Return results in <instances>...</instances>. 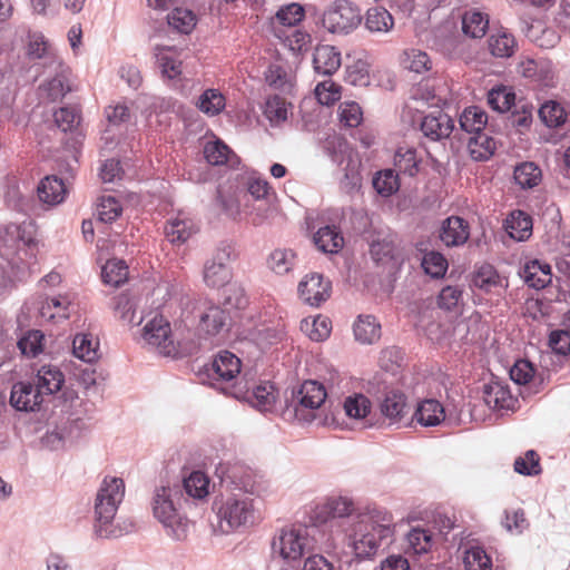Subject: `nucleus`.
Masks as SVG:
<instances>
[{
    "label": "nucleus",
    "mask_w": 570,
    "mask_h": 570,
    "mask_svg": "<svg viewBox=\"0 0 570 570\" xmlns=\"http://www.w3.org/2000/svg\"><path fill=\"white\" fill-rule=\"evenodd\" d=\"M209 479L200 470L191 471L181 483L161 485L153 497L154 517L163 524L168 537L184 541L189 531L190 521L183 512V503L189 498L204 499L208 494Z\"/></svg>",
    "instance_id": "1"
},
{
    "label": "nucleus",
    "mask_w": 570,
    "mask_h": 570,
    "mask_svg": "<svg viewBox=\"0 0 570 570\" xmlns=\"http://www.w3.org/2000/svg\"><path fill=\"white\" fill-rule=\"evenodd\" d=\"M393 537L392 514L377 507L368 508L351 537L355 559L357 561L373 559L380 547H387L393 542Z\"/></svg>",
    "instance_id": "2"
},
{
    "label": "nucleus",
    "mask_w": 570,
    "mask_h": 570,
    "mask_svg": "<svg viewBox=\"0 0 570 570\" xmlns=\"http://www.w3.org/2000/svg\"><path fill=\"white\" fill-rule=\"evenodd\" d=\"M327 397L323 383L316 380H306L297 387H293L289 396L285 392V404L282 409V417L285 421H299L312 423L315 420V411L318 410Z\"/></svg>",
    "instance_id": "3"
},
{
    "label": "nucleus",
    "mask_w": 570,
    "mask_h": 570,
    "mask_svg": "<svg viewBox=\"0 0 570 570\" xmlns=\"http://www.w3.org/2000/svg\"><path fill=\"white\" fill-rule=\"evenodd\" d=\"M215 475L233 495L259 497L266 490L263 475L242 462H219Z\"/></svg>",
    "instance_id": "4"
},
{
    "label": "nucleus",
    "mask_w": 570,
    "mask_h": 570,
    "mask_svg": "<svg viewBox=\"0 0 570 570\" xmlns=\"http://www.w3.org/2000/svg\"><path fill=\"white\" fill-rule=\"evenodd\" d=\"M125 497V482L121 478L106 476L95 499V534L99 538H109L112 531L108 527L112 523L118 507Z\"/></svg>",
    "instance_id": "5"
},
{
    "label": "nucleus",
    "mask_w": 570,
    "mask_h": 570,
    "mask_svg": "<svg viewBox=\"0 0 570 570\" xmlns=\"http://www.w3.org/2000/svg\"><path fill=\"white\" fill-rule=\"evenodd\" d=\"M308 541L306 528H283L271 542L272 554H277L287 562L299 560L308 549Z\"/></svg>",
    "instance_id": "6"
},
{
    "label": "nucleus",
    "mask_w": 570,
    "mask_h": 570,
    "mask_svg": "<svg viewBox=\"0 0 570 570\" xmlns=\"http://www.w3.org/2000/svg\"><path fill=\"white\" fill-rule=\"evenodd\" d=\"M370 255L374 264L381 267L390 282H395L404 264V256L397 248L392 235L373 238L370 242Z\"/></svg>",
    "instance_id": "7"
},
{
    "label": "nucleus",
    "mask_w": 570,
    "mask_h": 570,
    "mask_svg": "<svg viewBox=\"0 0 570 570\" xmlns=\"http://www.w3.org/2000/svg\"><path fill=\"white\" fill-rule=\"evenodd\" d=\"M361 22V12L350 0H335L324 11L322 23L332 33H348Z\"/></svg>",
    "instance_id": "8"
},
{
    "label": "nucleus",
    "mask_w": 570,
    "mask_h": 570,
    "mask_svg": "<svg viewBox=\"0 0 570 570\" xmlns=\"http://www.w3.org/2000/svg\"><path fill=\"white\" fill-rule=\"evenodd\" d=\"M232 252V246L223 243L215 256L205 263L203 278L208 287L222 288L230 283L232 271L227 262L230 259Z\"/></svg>",
    "instance_id": "9"
},
{
    "label": "nucleus",
    "mask_w": 570,
    "mask_h": 570,
    "mask_svg": "<svg viewBox=\"0 0 570 570\" xmlns=\"http://www.w3.org/2000/svg\"><path fill=\"white\" fill-rule=\"evenodd\" d=\"M482 397L494 412L503 414V412L517 410L518 399L512 395L509 384L493 374L482 386Z\"/></svg>",
    "instance_id": "10"
},
{
    "label": "nucleus",
    "mask_w": 570,
    "mask_h": 570,
    "mask_svg": "<svg viewBox=\"0 0 570 570\" xmlns=\"http://www.w3.org/2000/svg\"><path fill=\"white\" fill-rule=\"evenodd\" d=\"M204 311L199 315V330L208 336L228 333L236 320L230 311H226L220 304L212 301L204 303Z\"/></svg>",
    "instance_id": "11"
},
{
    "label": "nucleus",
    "mask_w": 570,
    "mask_h": 570,
    "mask_svg": "<svg viewBox=\"0 0 570 570\" xmlns=\"http://www.w3.org/2000/svg\"><path fill=\"white\" fill-rule=\"evenodd\" d=\"M218 514L232 529L252 525L254 523L253 498L230 494Z\"/></svg>",
    "instance_id": "12"
},
{
    "label": "nucleus",
    "mask_w": 570,
    "mask_h": 570,
    "mask_svg": "<svg viewBox=\"0 0 570 570\" xmlns=\"http://www.w3.org/2000/svg\"><path fill=\"white\" fill-rule=\"evenodd\" d=\"M142 338L147 344L158 347L164 355L177 353L170 323L161 314H156L145 324L142 327Z\"/></svg>",
    "instance_id": "13"
},
{
    "label": "nucleus",
    "mask_w": 570,
    "mask_h": 570,
    "mask_svg": "<svg viewBox=\"0 0 570 570\" xmlns=\"http://www.w3.org/2000/svg\"><path fill=\"white\" fill-rule=\"evenodd\" d=\"M276 387L273 383L257 384L253 387L235 384L230 395L238 401L247 402L261 412L272 411L276 402Z\"/></svg>",
    "instance_id": "14"
},
{
    "label": "nucleus",
    "mask_w": 570,
    "mask_h": 570,
    "mask_svg": "<svg viewBox=\"0 0 570 570\" xmlns=\"http://www.w3.org/2000/svg\"><path fill=\"white\" fill-rule=\"evenodd\" d=\"M43 395L37 385L30 381H18L12 384L9 403L18 412H39Z\"/></svg>",
    "instance_id": "15"
},
{
    "label": "nucleus",
    "mask_w": 570,
    "mask_h": 570,
    "mask_svg": "<svg viewBox=\"0 0 570 570\" xmlns=\"http://www.w3.org/2000/svg\"><path fill=\"white\" fill-rule=\"evenodd\" d=\"M242 370L240 358L228 350L219 351L212 362L204 366L206 376L214 381H233Z\"/></svg>",
    "instance_id": "16"
},
{
    "label": "nucleus",
    "mask_w": 570,
    "mask_h": 570,
    "mask_svg": "<svg viewBox=\"0 0 570 570\" xmlns=\"http://www.w3.org/2000/svg\"><path fill=\"white\" fill-rule=\"evenodd\" d=\"M419 174V159L414 148L399 147L393 157V167L376 170L372 178H413Z\"/></svg>",
    "instance_id": "17"
},
{
    "label": "nucleus",
    "mask_w": 570,
    "mask_h": 570,
    "mask_svg": "<svg viewBox=\"0 0 570 570\" xmlns=\"http://www.w3.org/2000/svg\"><path fill=\"white\" fill-rule=\"evenodd\" d=\"M332 291V283L325 279L323 274H307L297 286L299 297L309 306L318 307L325 302Z\"/></svg>",
    "instance_id": "18"
},
{
    "label": "nucleus",
    "mask_w": 570,
    "mask_h": 570,
    "mask_svg": "<svg viewBox=\"0 0 570 570\" xmlns=\"http://www.w3.org/2000/svg\"><path fill=\"white\" fill-rule=\"evenodd\" d=\"M471 237V226L468 219L459 215L445 217L439 228V239L446 247H461Z\"/></svg>",
    "instance_id": "19"
},
{
    "label": "nucleus",
    "mask_w": 570,
    "mask_h": 570,
    "mask_svg": "<svg viewBox=\"0 0 570 570\" xmlns=\"http://www.w3.org/2000/svg\"><path fill=\"white\" fill-rule=\"evenodd\" d=\"M420 128L424 137L432 141H440L450 137L454 129V121L442 110H436L422 118Z\"/></svg>",
    "instance_id": "20"
},
{
    "label": "nucleus",
    "mask_w": 570,
    "mask_h": 570,
    "mask_svg": "<svg viewBox=\"0 0 570 570\" xmlns=\"http://www.w3.org/2000/svg\"><path fill=\"white\" fill-rule=\"evenodd\" d=\"M313 243L321 253L334 255L344 247L345 239L337 225L326 224L313 233Z\"/></svg>",
    "instance_id": "21"
},
{
    "label": "nucleus",
    "mask_w": 570,
    "mask_h": 570,
    "mask_svg": "<svg viewBox=\"0 0 570 570\" xmlns=\"http://www.w3.org/2000/svg\"><path fill=\"white\" fill-rule=\"evenodd\" d=\"M204 157L213 166H226L233 170L240 166V158L220 139L205 144Z\"/></svg>",
    "instance_id": "22"
},
{
    "label": "nucleus",
    "mask_w": 570,
    "mask_h": 570,
    "mask_svg": "<svg viewBox=\"0 0 570 570\" xmlns=\"http://www.w3.org/2000/svg\"><path fill=\"white\" fill-rule=\"evenodd\" d=\"M220 305L230 311L235 320L242 317V313L249 305V296L244 286L238 282H230L223 287Z\"/></svg>",
    "instance_id": "23"
},
{
    "label": "nucleus",
    "mask_w": 570,
    "mask_h": 570,
    "mask_svg": "<svg viewBox=\"0 0 570 570\" xmlns=\"http://www.w3.org/2000/svg\"><path fill=\"white\" fill-rule=\"evenodd\" d=\"M70 180H39L36 193L39 202L47 208L56 207L66 200Z\"/></svg>",
    "instance_id": "24"
},
{
    "label": "nucleus",
    "mask_w": 570,
    "mask_h": 570,
    "mask_svg": "<svg viewBox=\"0 0 570 570\" xmlns=\"http://www.w3.org/2000/svg\"><path fill=\"white\" fill-rule=\"evenodd\" d=\"M70 75L69 68L59 62L56 76L40 86L41 94L52 102L61 100L73 90Z\"/></svg>",
    "instance_id": "25"
},
{
    "label": "nucleus",
    "mask_w": 570,
    "mask_h": 570,
    "mask_svg": "<svg viewBox=\"0 0 570 570\" xmlns=\"http://www.w3.org/2000/svg\"><path fill=\"white\" fill-rule=\"evenodd\" d=\"M381 414L391 424L399 423L407 413V397L400 390L387 391L380 402Z\"/></svg>",
    "instance_id": "26"
},
{
    "label": "nucleus",
    "mask_w": 570,
    "mask_h": 570,
    "mask_svg": "<svg viewBox=\"0 0 570 570\" xmlns=\"http://www.w3.org/2000/svg\"><path fill=\"white\" fill-rule=\"evenodd\" d=\"M342 65L341 52L333 46L320 45L313 55V66L317 75L332 76Z\"/></svg>",
    "instance_id": "27"
},
{
    "label": "nucleus",
    "mask_w": 570,
    "mask_h": 570,
    "mask_svg": "<svg viewBox=\"0 0 570 570\" xmlns=\"http://www.w3.org/2000/svg\"><path fill=\"white\" fill-rule=\"evenodd\" d=\"M215 202L226 216L236 218L239 215L238 186L234 184V180H224L218 184Z\"/></svg>",
    "instance_id": "28"
},
{
    "label": "nucleus",
    "mask_w": 570,
    "mask_h": 570,
    "mask_svg": "<svg viewBox=\"0 0 570 570\" xmlns=\"http://www.w3.org/2000/svg\"><path fill=\"white\" fill-rule=\"evenodd\" d=\"M353 333L358 343L374 344L382 335L381 323L372 314H360L353 324Z\"/></svg>",
    "instance_id": "29"
},
{
    "label": "nucleus",
    "mask_w": 570,
    "mask_h": 570,
    "mask_svg": "<svg viewBox=\"0 0 570 570\" xmlns=\"http://www.w3.org/2000/svg\"><path fill=\"white\" fill-rule=\"evenodd\" d=\"M445 417V411L441 402L435 399H425L417 403L412 419L422 426H436Z\"/></svg>",
    "instance_id": "30"
},
{
    "label": "nucleus",
    "mask_w": 570,
    "mask_h": 570,
    "mask_svg": "<svg viewBox=\"0 0 570 570\" xmlns=\"http://www.w3.org/2000/svg\"><path fill=\"white\" fill-rule=\"evenodd\" d=\"M36 385L41 394H55L61 390L65 383V374L61 370L52 364H45L37 370Z\"/></svg>",
    "instance_id": "31"
},
{
    "label": "nucleus",
    "mask_w": 570,
    "mask_h": 570,
    "mask_svg": "<svg viewBox=\"0 0 570 570\" xmlns=\"http://www.w3.org/2000/svg\"><path fill=\"white\" fill-rule=\"evenodd\" d=\"M504 228L509 237L517 242H525L532 235V217L522 210L512 212L505 219Z\"/></svg>",
    "instance_id": "32"
},
{
    "label": "nucleus",
    "mask_w": 570,
    "mask_h": 570,
    "mask_svg": "<svg viewBox=\"0 0 570 570\" xmlns=\"http://www.w3.org/2000/svg\"><path fill=\"white\" fill-rule=\"evenodd\" d=\"M72 354L80 361L92 364L100 357L99 342L94 343L90 333H79L72 341Z\"/></svg>",
    "instance_id": "33"
},
{
    "label": "nucleus",
    "mask_w": 570,
    "mask_h": 570,
    "mask_svg": "<svg viewBox=\"0 0 570 570\" xmlns=\"http://www.w3.org/2000/svg\"><path fill=\"white\" fill-rule=\"evenodd\" d=\"M489 28L488 14L478 9L466 10L462 16V31L465 36L479 39L482 38Z\"/></svg>",
    "instance_id": "34"
},
{
    "label": "nucleus",
    "mask_w": 570,
    "mask_h": 570,
    "mask_svg": "<svg viewBox=\"0 0 570 570\" xmlns=\"http://www.w3.org/2000/svg\"><path fill=\"white\" fill-rule=\"evenodd\" d=\"M468 149L472 159L484 161L494 154L497 141L485 131H482L470 137Z\"/></svg>",
    "instance_id": "35"
},
{
    "label": "nucleus",
    "mask_w": 570,
    "mask_h": 570,
    "mask_svg": "<svg viewBox=\"0 0 570 570\" xmlns=\"http://www.w3.org/2000/svg\"><path fill=\"white\" fill-rule=\"evenodd\" d=\"M394 19L384 7L376 6L367 10L365 27L372 33H386L392 30Z\"/></svg>",
    "instance_id": "36"
},
{
    "label": "nucleus",
    "mask_w": 570,
    "mask_h": 570,
    "mask_svg": "<svg viewBox=\"0 0 570 570\" xmlns=\"http://www.w3.org/2000/svg\"><path fill=\"white\" fill-rule=\"evenodd\" d=\"M488 125V115L479 106H470L460 116L461 129L468 134L475 135L484 131Z\"/></svg>",
    "instance_id": "37"
},
{
    "label": "nucleus",
    "mask_w": 570,
    "mask_h": 570,
    "mask_svg": "<svg viewBox=\"0 0 570 570\" xmlns=\"http://www.w3.org/2000/svg\"><path fill=\"white\" fill-rule=\"evenodd\" d=\"M128 265L124 259H108L101 268V281L106 285L120 287L127 282Z\"/></svg>",
    "instance_id": "38"
},
{
    "label": "nucleus",
    "mask_w": 570,
    "mask_h": 570,
    "mask_svg": "<svg viewBox=\"0 0 570 570\" xmlns=\"http://www.w3.org/2000/svg\"><path fill=\"white\" fill-rule=\"evenodd\" d=\"M421 266L426 275L440 279L445 276L449 263L441 252L432 249L423 254Z\"/></svg>",
    "instance_id": "39"
},
{
    "label": "nucleus",
    "mask_w": 570,
    "mask_h": 570,
    "mask_svg": "<svg viewBox=\"0 0 570 570\" xmlns=\"http://www.w3.org/2000/svg\"><path fill=\"white\" fill-rule=\"evenodd\" d=\"M304 16L303 6L296 2L288 3L277 10L275 17L272 19V24L275 30L278 26L293 28L303 20Z\"/></svg>",
    "instance_id": "40"
},
{
    "label": "nucleus",
    "mask_w": 570,
    "mask_h": 570,
    "mask_svg": "<svg viewBox=\"0 0 570 570\" xmlns=\"http://www.w3.org/2000/svg\"><path fill=\"white\" fill-rule=\"evenodd\" d=\"M4 202L9 208L16 212L28 213L33 202L32 193L24 195L20 190L18 180H12V183L7 185Z\"/></svg>",
    "instance_id": "41"
},
{
    "label": "nucleus",
    "mask_w": 570,
    "mask_h": 570,
    "mask_svg": "<svg viewBox=\"0 0 570 570\" xmlns=\"http://www.w3.org/2000/svg\"><path fill=\"white\" fill-rule=\"evenodd\" d=\"M343 409L350 419L362 420L371 413L372 403L363 393H354L345 397Z\"/></svg>",
    "instance_id": "42"
},
{
    "label": "nucleus",
    "mask_w": 570,
    "mask_h": 570,
    "mask_svg": "<svg viewBox=\"0 0 570 570\" xmlns=\"http://www.w3.org/2000/svg\"><path fill=\"white\" fill-rule=\"evenodd\" d=\"M226 106V99L218 89H206L198 98L197 107L207 116L219 115Z\"/></svg>",
    "instance_id": "43"
},
{
    "label": "nucleus",
    "mask_w": 570,
    "mask_h": 570,
    "mask_svg": "<svg viewBox=\"0 0 570 570\" xmlns=\"http://www.w3.org/2000/svg\"><path fill=\"white\" fill-rule=\"evenodd\" d=\"M464 566L466 570H503L499 566L493 567L492 558L480 546L471 547L466 551Z\"/></svg>",
    "instance_id": "44"
},
{
    "label": "nucleus",
    "mask_w": 570,
    "mask_h": 570,
    "mask_svg": "<svg viewBox=\"0 0 570 570\" xmlns=\"http://www.w3.org/2000/svg\"><path fill=\"white\" fill-rule=\"evenodd\" d=\"M472 282L479 289L489 293L500 285V275L493 265L484 263L474 271Z\"/></svg>",
    "instance_id": "45"
},
{
    "label": "nucleus",
    "mask_w": 570,
    "mask_h": 570,
    "mask_svg": "<svg viewBox=\"0 0 570 570\" xmlns=\"http://www.w3.org/2000/svg\"><path fill=\"white\" fill-rule=\"evenodd\" d=\"M53 119L61 131H72L80 125L81 109L76 105L60 107L53 112Z\"/></svg>",
    "instance_id": "46"
},
{
    "label": "nucleus",
    "mask_w": 570,
    "mask_h": 570,
    "mask_svg": "<svg viewBox=\"0 0 570 570\" xmlns=\"http://www.w3.org/2000/svg\"><path fill=\"white\" fill-rule=\"evenodd\" d=\"M288 106L291 105L281 96H271L265 101L264 116L272 126H278L287 120Z\"/></svg>",
    "instance_id": "47"
},
{
    "label": "nucleus",
    "mask_w": 570,
    "mask_h": 570,
    "mask_svg": "<svg viewBox=\"0 0 570 570\" xmlns=\"http://www.w3.org/2000/svg\"><path fill=\"white\" fill-rule=\"evenodd\" d=\"M515 102L514 91L505 86L493 88L488 94L490 107L501 114L509 111Z\"/></svg>",
    "instance_id": "48"
},
{
    "label": "nucleus",
    "mask_w": 570,
    "mask_h": 570,
    "mask_svg": "<svg viewBox=\"0 0 570 570\" xmlns=\"http://www.w3.org/2000/svg\"><path fill=\"white\" fill-rule=\"evenodd\" d=\"M345 80L350 85L365 87L370 83V63L364 58L354 59L346 65Z\"/></svg>",
    "instance_id": "49"
},
{
    "label": "nucleus",
    "mask_w": 570,
    "mask_h": 570,
    "mask_svg": "<svg viewBox=\"0 0 570 570\" xmlns=\"http://www.w3.org/2000/svg\"><path fill=\"white\" fill-rule=\"evenodd\" d=\"M122 214V206L114 196H101L96 206L97 219L105 224H112Z\"/></svg>",
    "instance_id": "50"
},
{
    "label": "nucleus",
    "mask_w": 570,
    "mask_h": 570,
    "mask_svg": "<svg viewBox=\"0 0 570 570\" xmlns=\"http://www.w3.org/2000/svg\"><path fill=\"white\" fill-rule=\"evenodd\" d=\"M43 340L41 331L30 330L18 340L17 346L22 355L36 357L43 351Z\"/></svg>",
    "instance_id": "51"
},
{
    "label": "nucleus",
    "mask_w": 570,
    "mask_h": 570,
    "mask_svg": "<svg viewBox=\"0 0 570 570\" xmlns=\"http://www.w3.org/2000/svg\"><path fill=\"white\" fill-rule=\"evenodd\" d=\"M548 346L551 348L552 354L561 358L570 356V332L564 328H557L550 332L548 337Z\"/></svg>",
    "instance_id": "52"
},
{
    "label": "nucleus",
    "mask_w": 570,
    "mask_h": 570,
    "mask_svg": "<svg viewBox=\"0 0 570 570\" xmlns=\"http://www.w3.org/2000/svg\"><path fill=\"white\" fill-rule=\"evenodd\" d=\"M265 79L268 86L285 94H289L294 87L292 76L278 65L269 66Z\"/></svg>",
    "instance_id": "53"
},
{
    "label": "nucleus",
    "mask_w": 570,
    "mask_h": 570,
    "mask_svg": "<svg viewBox=\"0 0 570 570\" xmlns=\"http://www.w3.org/2000/svg\"><path fill=\"white\" fill-rule=\"evenodd\" d=\"M275 35L283 40L284 45L293 52L306 51L311 43V36L299 29H293L288 33L286 31H275Z\"/></svg>",
    "instance_id": "54"
},
{
    "label": "nucleus",
    "mask_w": 570,
    "mask_h": 570,
    "mask_svg": "<svg viewBox=\"0 0 570 570\" xmlns=\"http://www.w3.org/2000/svg\"><path fill=\"white\" fill-rule=\"evenodd\" d=\"M489 48L494 57L509 58L514 53L515 39L511 33L500 32L491 36Z\"/></svg>",
    "instance_id": "55"
},
{
    "label": "nucleus",
    "mask_w": 570,
    "mask_h": 570,
    "mask_svg": "<svg viewBox=\"0 0 570 570\" xmlns=\"http://www.w3.org/2000/svg\"><path fill=\"white\" fill-rule=\"evenodd\" d=\"M168 24L181 33H189L196 26V16L191 10L175 8L167 16Z\"/></svg>",
    "instance_id": "56"
},
{
    "label": "nucleus",
    "mask_w": 570,
    "mask_h": 570,
    "mask_svg": "<svg viewBox=\"0 0 570 570\" xmlns=\"http://www.w3.org/2000/svg\"><path fill=\"white\" fill-rule=\"evenodd\" d=\"M541 120L550 128L560 127L566 122L567 114L557 101H547L539 109Z\"/></svg>",
    "instance_id": "57"
},
{
    "label": "nucleus",
    "mask_w": 570,
    "mask_h": 570,
    "mask_svg": "<svg viewBox=\"0 0 570 570\" xmlns=\"http://www.w3.org/2000/svg\"><path fill=\"white\" fill-rule=\"evenodd\" d=\"M295 257L296 255L292 249L278 248L269 254L267 264L274 273L284 275L292 269Z\"/></svg>",
    "instance_id": "58"
},
{
    "label": "nucleus",
    "mask_w": 570,
    "mask_h": 570,
    "mask_svg": "<svg viewBox=\"0 0 570 570\" xmlns=\"http://www.w3.org/2000/svg\"><path fill=\"white\" fill-rule=\"evenodd\" d=\"M402 65L410 71L422 73L431 69L432 62L426 52L419 49H409L404 51Z\"/></svg>",
    "instance_id": "59"
},
{
    "label": "nucleus",
    "mask_w": 570,
    "mask_h": 570,
    "mask_svg": "<svg viewBox=\"0 0 570 570\" xmlns=\"http://www.w3.org/2000/svg\"><path fill=\"white\" fill-rule=\"evenodd\" d=\"M514 471L524 476H535L541 473L540 456L534 450H528L524 456H518L513 463Z\"/></svg>",
    "instance_id": "60"
},
{
    "label": "nucleus",
    "mask_w": 570,
    "mask_h": 570,
    "mask_svg": "<svg viewBox=\"0 0 570 570\" xmlns=\"http://www.w3.org/2000/svg\"><path fill=\"white\" fill-rule=\"evenodd\" d=\"M338 118L344 127L356 128L363 121V110L355 101H343L338 106Z\"/></svg>",
    "instance_id": "61"
},
{
    "label": "nucleus",
    "mask_w": 570,
    "mask_h": 570,
    "mask_svg": "<svg viewBox=\"0 0 570 570\" xmlns=\"http://www.w3.org/2000/svg\"><path fill=\"white\" fill-rule=\"evenodd\" d=\"M407 542L414 553L423 554L430 551L433 543V533L423 528H413L407 533Z\"/></svg>",
    "instance_id": "62"
},
{
    "label": "nucleus",
    "mask_w": 570,
    "mask_h": 570,
    "mask_svg": "<svg viewBox=\"0 0 570 570\" xmlns=\"http://www.w3.org/2000/svg\"><path fill=\"white\" fill-rule=\"evenodd\" d=\"M301 328L307 332L308 337L314 342H323L331 334V321L326 317H316L309 323L307 320L302 322Z\"/></svg>",
    "instance_id": "63"
},
{
    "label": "nucleus",
    "mask_w": 570,
    "mask_h": 570,
    "mask_svg": "<svg viewBox=\"0 0 570 570\" xmlns=\"http://www.w3.org/2000/svg\"><path fill=\"white\" fill-rule=\"evenodd\" d=\"M510 379L518 385L530 383L535 376V366L527 358H519L509 371Z\"/></svg>",
    "instance_id": "64"
}]
</instances>
